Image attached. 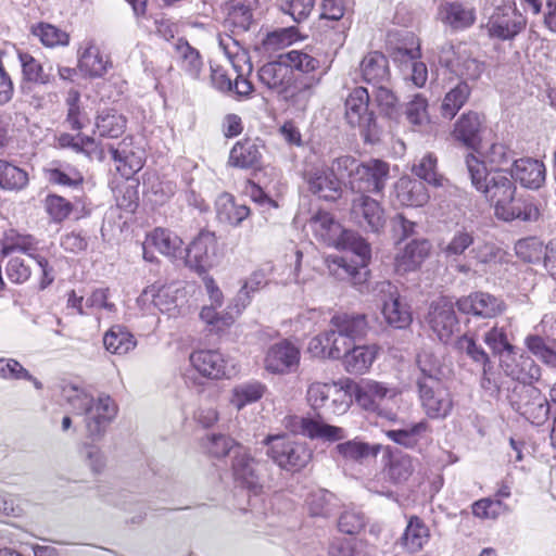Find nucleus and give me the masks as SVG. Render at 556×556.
I'll return each mask as SVG.
<instances>
[{
  "label": "nucleus",
  "mask_w": 556,
  "mask_h": 556,
  "mask_svg": "<svg viewBox=\"0 0 556 556\" xmlns=\"http://www.w3.org/2000/svg\"><path fill=\"white\" fill-rule=\"evenodd\" d=\"M367 328V318L363 314L334 315L329 328L311 339L307 350L314 357L343 359L354 340L363 337Z\"/></svg>",
  "instance_id": "1"
},
{
  "label": "nucleus",
  "mask_w": 556,
  "mask_h": 556,
  "mask_svg": "<svg viewBox=\"0 0 556 556\" xmlns=\"http://www.w3.org/2000/svg\"><path fill=\"white\" fill-rule=\"evenodd\" d=\"M63 396L75 415L85 417L87 434L91 439L101 438L117 415V405L108 394L97 397L76 387L63 390Z\"/></svg>",
  "instance_id": "2"
},
{
  "label": "nucleus",
  "mask_w": 556,
  "mask_h": 556,
  "mask_svg": "<svg viewBox=\"0 0 556 556\" xmlns=\"http://www.w3.org/2000/svg\"><path fill=\"white\" fill-rule=\"evenodd\" d=\"M351 396L364 410L375 413L388 420L396 419V412L393 406L397 404L402 392L400 388L374 379H362L359 382L346 383Z\"/></svg>",
  "instance_id": "3"
},
{
  "label": "nucleus",
  "mask_w": 556,
  "mask_h": 556,
  "mask_svg": "<svg viewBox=\"0 0 556 556\" xmlns=\"http://www.w3.org/2000/svg\"><path fill=\"white\" fill-rule=\"evenodd\" d=\"M263 443L268 446L267 455L273 462L287 471H300L313 456L306 443L287 435H267Z\"/></svg>",
  "instance_id": "4"
},
{
  "label": "nucleus",
  "mask_w": 556,
  "mask_h": 556,
  "mask_svg": "<svg viewBox=\"0 0 556 556\" xmlns=\"http://www.w3.org/2000/svg\"><path fill=\"white\" fill-rule=\"evenodd\" d=\"M416 386L420 406L427 417L444 419L452 413L454 407L453 395L441 379L418 377Z\"/></svg>",
  "instance_id": "5"
},
{
  "label": "nucleus",
  "mask_w": 556,
  "mask_h": 556,
  "mask_svg": "<svg viewBox=\"0 0 556 556\" xmlns=\"http://www.w3.org/2000/svg\"><path fill=\"white\" fill-rule=\"evenodd\" d=\"M306 400L313 409L336 416L345 414L352 403L348 388L336 382H312L307 387Z\"/></svg>",
  "instance_id": "6"
},
{
  "label": "nucleus",
  "mask_w": 556,
  "mask_h": 556,
  "mask_svg": "<svg viewBox=\"0 0 556 556\" xmlns=\"http://www.w3.org/2000/svg\"><path fill=\"white\" fill-rule=\"evenodd\" d=\"M438 61L465 81L477 80L484 71V63L472 55L466 43L444 42L439 47Z\"/></svg>",
  "instance_id": "7"
},
{
  "label": "nucleus",
  "mask_w": 556,
  "mask_h": 556,
  "mask_svg": "<svg viewBox=\"0 0 556 556\" xmlns=\"http://www.w3.org/2000/svg\"><path fill=\"white\" fill-rule=\"evenodd\" d=\"M470 179L472 186L494 204L495 216L511 222L514 213L506 211L504 204L515 195V184L507 176H470Z\"/></svg>",
  "instance_id": "8"
},
{
  "label": "nucleus",
  "mask_w": 556,
  "mask_h": 556,
  "mask_svg": "<svg viewBox=\"0 0 556 556\" xmlns=\"http://www.w3.org/2000/svg\"><path fill=\"white\" fill-rule=\"evenodd\" d=\"M511 407L533 425H542L549 415V404L541 391L532 386H519L509 396Z\"/></svg>",
  "instance_id": "9"
},
{
  "label": "nucleus",
  "mask_w": 556,
  "mask_h": 556,
  "mask_svg": "<svg viewBox=\"0 0 556 556\" xmlns=\"http://www.w3.org/2000/svg\"><path fill=\"white\" fill-rule=\"evenodd\" d=\"M374 291L382 304L381 313L386 323L395 329L407 328L413 320L408 305L402 301L397 288L390 281H380Z\"/></svg>",
  "instance_id": "10"
},
{
  "label": "nucleus",
  "mask_w": 556,
  "mask_h": 556,
  "mask_svg": "<svg viewBox=\"0 0 556 556\" xmlns=\"http://www.w3.org/2000/svg\"><path fill=\"white\" fill-rule=\"evenodd\" d=\"M526 20L516 10L513 0H505L502 5L494 9L489 17L485 28L491 38L510 40L525 27Z\"/></svg>",
  "instance_id": "11"
},
{
  "label": "nucleus",
  "mask_w": 556,
  "mask_h": 556,
  "mask_svg": "<svg viewBox=\"0 0 556 556\" xmlns=\"http://www.w3.org/2000/svg\"><path fill=\"white\" fill-rule=\"evenodd\" d=\"M260 83L267 89L281 96L285 100L293 101L294 74L283 59L264 64L257 73Z\"/></svg>",
  "instance_id": "12"
},
{
  "label": "nucleus",
  "mask_w": 556,
  "mask_h": 556,
  "mask_svg": "<svg viewBox=\"0 0 556 556\" xmlns=\"http://www.w3.org/2000/svg\"><path fill=\"white\" fill-rule=\"evenodd\" d=\"M191 366L210 379L230 378L236 374L233 359L218 350H198L190 354Z\"/></svg>",
  "instance_id": "13"
},
{
  "label": "nucleus",
  "mask_w": 556,
  "mask_h": 556,
  "mask_svg": "<svg viewBox=\"0 0 556 556\" xmlns=\"http://www.w3.org/2000/svg\"><path fill=\"white\" fill-rule=\"evenodd\" d=\"M77 68L86 78H101L112 66L94 38L84 39L77 48Z\"/></svg>",
  "instance_id": "14"
},
{
  "label": "nucleus",
  "mask_w": 556,
  "mask_h": 556,
  "mask_svg": "<svg viewBox=\"0 0 556 556\" xmlns=\"http://www.w3.org/2000/svg\"><path fill=\"white\" fill-rule=\"evenodd\" d=\"M182 294V288L179 282L156 281L143 289L137 299L140 306L152 304L162 313L175 315L177 312V301Z\"/></svg>",
  "instance_id": "15"
},
{
  "label": "nucleus",
  "mask_w": 556,
  "mask_h": 556,
  "mask_svg": "<svg viewBox=\"0 0 556 556\" xmlns=\"http://www.w3.org/2000/svg\"><path fill=\"white\" fill-rule=\"evenodd\" d=\"M401 176L395 182V195L399 202L407 206H421L429 194L426 189V181L434 187L443 186L444 176Z\"/></svg>",
  "instance_id": "16"
},
{
  "label": "nucleus",
  "mask_w": 556,
  "mask_h": 556,
  "mask_svg": "<svg viewBox=\"0 0 556 556\" xmlns=\"http://www.w3.org/2000/svg\"><path fill=\"white\" fill-rule=\"evenodd\" d=\"M350 215L352 220L366 231L380 233L387 224V217L380 203L369 195H358L352 200Z\"/></svg>",
  "instance_id": "17"
},
{
  "label": "nucleus",
  "mask_w": 556,
  "mask_h": 556,
  "mask_svg": "<svg viewBox=\"0 0 556 556\" xmlns=\"http://www.w3.org/2000/svg\"><path fill=\"white\" fill-rule=\"evenodd\" d=\"M216 251L215 233L202 230L186 249V264L199 273H204L214 265Z\"/></svg>",
  "instance_id": "18"
},
{
  "label": "nucleus",
  "mask_w": 556,
  "mask_h": 556,
  "mask_svg": "<svg viewBox=\"0 0 556 556\" xmlns=\"http://www.w3.org/2000/svg\"><path fill=\"white\" fill-rule=\"evenodd\" d=\"M300 358V349L289 340H282L266 351L264 368L271 374H289L296 370Z\"/></svg>",
  "instance_id": "19"
},
{
  "label": "nucleus",
  "mask_w": 556,
  "mask_h": 556,
  "mask_svg": "<svg viewBox=\"0 0 556 556\" xmlns=\"http://www.w3.org/2000/svg\"><path fill=\"white\" fill-rule=\"evenodd\" d=\"M369 91L364 87H357L345 100V118L352 127H358L363 131H372L376 126L374 113L369 111Z\"/></svg>",
  "instance_id": "20"
},
{
  "label": "nucleus",
  "mask_w": 556,
  "mask_h": 556,
  "mask_svg": "<svg viewBox=\"0 0 556 556\" xmlns=\"http://www.w3.org/2000/svg\"><path fill=\"white\" fill-rule=\"evenodd\" d=\"M476 18V8L468 2L445 1L438 8V20L453 31L471 27Z\"/></svg>",
  "instance_id": "21"
},
{
  "label": "nucleus",
  "mask_w": 556,
  "mask_h": 556,
  "mask_svg": "<svg viewBox=\"0 0 556 556\" xmlns=\"http://www.w3.org/2000/svg\"><path fill=\"white\" fill-rule=\"evenodd\" d=\"M456 305L459 312L481 318H493L505 309L504 302L488 292H472L460 298Z\"/></svg>",
  "instance_id": "22"
},
{
  "label": "nucleus",
  "mask_w": 556,
  "mask_h": 556,
  "mask_svg": "<svg viewBox=\"0 0 556 556\" xmlns=\"http://www.w3.org/2000/svg\"><path fill=\"white\" fill-rule=\"evenodd\" d=\"M500 367L507 377L519 381L521 386H531L541 376V368L532 357L526 354L517 356L515 351L502 356Z\"/></svg>",
  "instance_id": "23"
},
{
  "label": "nucleus",
  "mask_w": 556,
  "mask_h": 556,
  "mask_svg": "<svg viewBox=\"0 0 556 556\" xmlns=\"http://www.w3.org/2000/svg\"><path fill=\"white\" fill-rule=\"evenodd\" d=\"M485 128L484 115L468 111L463 113L455 122L452 135L467 148L476 150L482 141V134Z\"/></svg>",
  "instance_id": "24"
},
{
  "label": "nucleus",
  "mask_w": 556,
  "mask_h": 556,
  "mask_svg": "<svg viewBox=\"0 0 556 556\" xmlns=\"http://www.w3.org/2000/svg\"><path fill=\"white\" fill-rule=\"evenodd\" d=\"M428 323L438 339L447 342L458 326L453 303L443 299L432 303Z\"/></svg>",
  "instance_id": "25"
},
{
  "label": "nucleus",
  "mask_w": 556,
  "mask_h": 556,
  "mask_svg": "<svg viewBox=\"0 0 556 556\" xmlns=\"http://www.w3.org/2000/svg\"><path fill=\"white\" fill-rule=\"evenodd\" d=\"M232 473L236 481L256 492L261 486V463L244 447L238 446L232 460Z\"/></svg>",
  "instance_id": "26"
},
{
  "label": "nucleus",
  "mask_w": 556,
  "mask_h": 556,
  "mask_svg": "<svg viewBox=\"0 0 556 556\" xmlns=\"http://www.w3.org/2000/svg\"><path fill=\"white\" fill-rule=\"evenodd\" d=\"M485 160H480L476 154L469 153L466 156V165L469 174H501L504 169L501 165L507 163V148L503 143H493Z\"/></svg>",
  "instance_id": "27"
},
{
  "label": "nucleus",
  "mask_w": 556,
  "mask_h": 556,
  "mask_svg": "<svg viewBox=\"0 0 556 556\" xmlns=\"http://www.w3.org/2000/svg\"><path fill=\"white\" fill-rule=\"evenodd\" d=\"M258 0H229L225 5V22L232 30L247 31L254 23Z\"/></svg>",
  "instance_id": "28"
},
{
  "label": "nucleus",
  "mask_w": 556,
  "mask_h": 556,
  "mask_svg": "<svg viewBox=\"0 0 556 556\" xmlns=\"http://www.w3.org/2000/svg\"><path fill=\"white\" fill-rule=\"evenodd\" d=\"M431 243L426 239H417L408 242L395 256V270L408 273L416 270L429 256Z\"/></svg>",
  "instance_id": "29"
},
{
  "label": "nucleus",
  "mask_w": 556,
  "mask_h": 556,
  "mask_svg": "<svg viewBox=\"0 0 556 556\" xmlns=\"http://www.w3.org/2000/svg\"><path fill=\"white\" fill-rule=\"evenodd\" d=\"M367 264L358 263L357 265H352L342 257H336L329 264V269L339 279H349L361 293H367L369 292V269Z\"/></svg>",
  "instance_id": "30"
},
{
  "label": "nucleus",
  "mask_w": 556,
  "mask_h": 556,
  "mask_svg": "<svg viewBox=\"0 0 556 556\" xmlns=\"http://www.w3.org/2000/svg\"><path fill=\"white\" fill-rule=\"evenodd\" d=\"M309 227L314 236L327 245H339L345 231L333 215L326 211L316 212L309 219Z\"/></svg>",
  "instance_id": "31"
},
{
  "label": "nucleus",
  "mask_w": 556,
  "mask_h": 556,
  "mask_svg": "<svg viewBox=\"0 0 556 556\" xmlns=\"http://www.w3.org/2000/svg\"><path fill=\"white\" fill-rule=\"evenodd\" d=\"M379 353V348L376 344L370 345H355L353 344L349 352L342 359L344 369L352 375L366 374Z\"/></svg>",
  "instance_id": "32"
},
{
  "label": "nucleus",
  "mask_w": 556,
  "mask_h": 556,
  "mask_svg": "<svg viewBox=\"0 0 556 556\" xmlns=\"http://www.w3.org/2000/svg\"><path fill=\"white\" fill-rule=\"evenodd\" d=\"M387 163L370 159L366 162H359L353 156L344 155L333 161L331 174H388Z\"/></svg>",
  "instance_id": "33"
},
{
  "label": "nucleus",
  "mask_w": 556,
  "mask_h": 556,
  "mask_svg": "<svg viewBox=\"0 0 556 556\" xmlns=\"http://www.w3.org/2000/svg\"><path fill=\"white\" fill-rule=\"evenodd\" d=\"M117 205L134 211L139 200L138 188L140 185L138 176H114L110 182Z\"/></svg>",
  "instance_id": "34"
},
{
  "label": "nucleus",
  "mask_w": 556,
  "mask_h": 556,
  "mask_svg": "<svg viewBox=\"0 0 556 556\" xmlns=\"http://www.w3.org/2000/svg\"><path fill=\"white\" fill-rule=\"evenodd\" d=\"M430 540L428 526L418 516H410L404 533L401 536V545L409 553L420 552Z\"/></svg>",
  "instance_id": "35"
},
{
  "label": "nucleus",
  "mask_w": 556,
  "mask_h": 556,
  "mask_svg": "<svg viewBox=\"0 0 556 556\" xmlns=\"http://www.w3.org/2000/svg\"><path fill=\"white\" fill-rule=\"evenodd\" d=\"M361 72L365 81L374 86L384 84L389 79V63L380 52H370L361 62Z\"/></svg>",
  "instance_id": "36"
},
{
  "label": "nucleus",
  "mask_w": 556,
  "mask_h": 556,
  "mask_svg": "<svg viewBox=\"0 0 556 556\" xmlns=\"http://www.w3.org/2000/svg\"><path fill=\"white\" fill-rule=\"evenodd\" d=\"M216 214L220 222L239 226L250 215V208L239 204L230 193H222L216 202Z\"/></svg>",
  "instance_id": "37"
},
{
  "label": "nucleus",
  "mask_w": 556,
  "mask_h": 556,
  "mask_svg": "<svg viewBox=\"0 0 556 556\" xmlns=\"http://www.w3.org/2000/svg\"><path fill=\"white\" fill-rule=\"evenodd\" d=\"M147 237L148 247H153L161 254L174 258L182 255V240L175 232L164 228H155Z\"/></svg>",
  "instance_id": "38"
},
{
  "label": "nucleus",
  "mask_w": 556,
  "mask_h": 556,
  "mask_svg": "<svg viewBox=\"0 0 556 556\" xmlns=\"http://www.w3.org/2000/svg\"><path fill=\"white\" fill-rule=\"evenodd\" d=\"M300 432L312 440L339 441L345 438L343 428L314 418H299Z\"/></svg>",
  "instance_id": "39"
},
{
  "label": "nucleus",
  "mask_w": 556,
  "mask_h": 556,
  "mask_svg": "<svg viewBox=\"0 0 556 556\" xmlns=\"http://www.w3.org/2000/svg\"><path fill=\"white\" fill-rule=\"evenodd\" d=\"M175 51L181 71L190 78L199 79L203 70V61L199 51L181 38L176 41Z\"/></svg>",
  "instance_id": "40"
},
{
  "label": "nucleus",
  "mask_w": 556,
  "mask_h": 556,
  "mask_svg": "<svg viewBox=\"0 0 556 556\" xmlns=\"http://www.w3.org/2000/svg\"><path fill=\"white\" fill-rule=\"evenodd\" d=\"M334 451L345 463H363L369 457H376L380 451V445H370L358 440H350L339 443Z\"/></svg>",
  "instance_id": "41"
},
{
  "label": "nucleus",
  "mask_w": 556,
  "mask_h": 556,
  "mask_svg": "<svg viewBox=\"0 0 556 556\" xmlns=\"http://www.w3.org/2000/svg\"><path fill=\"white\" fill-rule=\"evenodd\" d=\"M125 142L121 143L117 149L110 147V157L115 163L116 172L119 174H137L143 167V152L126 150Z\"/></svg>",
  "instance_id": "42"
},
{
  "label": "nucleus",
  "mask_w": 556,
  "mask_h": 556,
  "mask_svg": "<svg viewBox=\"0 0 556 556\" xmlns=\"http://www.w3.org/2000/svg\"><path fill=\"white\" fill-rule=\"evenodd\" d=\"M103 344L110 353L124 355L134 350L137 342L124 326L115 325L105 332Z\"/></svg>",
  "instance_id": "43"
},
{
  "label": "nucleus",
  "mask_w": 556,
  "mask_h": 556,
  "mask_svg": "<svg viewBox=\"0 0 556 556\" xmlns=\"http://www.w3.org/2000/svg\"><path fill=\"white\" fill-rule=\"evenodd\" d=\"M260 159L258 147L247 140L233 146L230 151L229 163L240 169H256Z\"/></svg>",
  "instance_id": "44"
},
{
  "label": "nucleus",
  "mask_w": 556,
  "mask_h": 556,
  "mask_svg": "<svg viewBox=\"0 0 556 556\" xmlns=\"http://www.w3.org/2000/svg\"><path fill=\"white\" fill-rule=\"evenodd\" d=\"M228 58L233 66V70L237 72V77L232 83V91H235L240 97H248L253 91V85L250 80L244 78V74H250L252 72V63L247 55L245 52L237 53L231 56L229 53Z\"/></svg>",
  "instance_id": "45"
},
{
  "label": "nucleus",
  "mask_w": 556,
  "mask_h": 556,
  "mask_svg": "<svg viewBox=\"0 0 556 556\" xmlns=\"http://www.w3.org/2000/svg\"><path fill=\"white\" fill-rule=\"evenodd\" d=\"M471 89L467 81L459 80L445 94L441 110L444 117L453 118L468 101Z\"/></svg>",
  "instance_id": "46"
},
{
  "label": "nucleus",
  "mask_w": 556,
  "mask_h": 556,
  "mask_svg": "<svg viewBox=\"0 0 556 556\" xmlns=\"http://www.w3.org/2000/svg\"><path fill=\"white\" fill-rule=\"evenodd\" d=\"M309 190L320 199L334 201L342 194V182L338 176H309Z\"/></svg>",
  "instance_id": "47"
},
{
  "label": "nucleus",
  "mask_w": 556,
  "mask_h": 556,
  "mask_svg": "<svg viewBox=\"0 0 556 556\" xmlns=\"http://www.w3.org/2000/svg\"><path fill=\"white\" fill-rule=\"evenodd\" d=\"M266 387L258 381H250L236 386L231 391L230 403L238 409L262 399Z\"/></svg>",
  "instance_id": "48"
},
{
  "label": "nucleus",
  "mask_w": 556,
  "mask_h": 556,
  "mask_svg": "<svg viewBox=\"0 0 556 556\" xmlns=\"http://www.w3.org/2000/svg\"><path fill=\"white\" fill-rule=\"evenodd\" d=\"M96 127L100 137L117 138L126 128V118L115 111H103L98 115Z\"/></svg>",
  "instance_id": "49"
},
{
  "label": "nucleus",
  "mask_w": 556,
  "mask_h": 556,
  "mask_svg": "<svg viewBox=\"0 0 556 556\" xmlns=\"http://www.w3.org/2000/svg\"><path fill=\"white\" fill-rule=\"evenodd\" d=\"M511 339L507 328L497 325L486 331L483 337L484 343L491 349L494 355L500 357V361L506 353L514 352L515 346L511 343Z\"/></svg>",
  "instance_id": "50"
},
{
  "label": "nucleus",
  "mask_w": 556,
  "mask_h": 556,
  "mask_svg": "<svg viewBox=\"0 0 556 556\" xmlns=\"http://www.w3.org/2000/svg\"><path fill=\"white\" fill-rule=\"evenodd\" d=\"M298 29L295 27L279 28L268 33L261 42V49L264 53L271 54L283 49L298 40Z\"/></svg>",
  "instance_id": "51"
},
{
  "label": "nucleus",
  "mask_w": 556,
  "mask_h": 556,
  "mask_svg": "<svg viewBox=\"0 0 556 556\" xmlns=\"http://www.w3.org/2000/svg\"><path fill=\"white\" fill-rule=\"evenodd\" d=\"M31 34L48 48L66 47L70 43V35L52 24L39 23L34 25Z\"/></svg>",
  "instance_id": "52"
},
{
  "label": "nucleus",
  "mask_w": 556,
  "mask_h": 556,
  "mask_svg": "<svg viewBox=\"0 0 556 556\" xmlns=\"http://www.w3.org/2000/svg\"><path fill=\"white\" fill-rule=\"evenodd\" d=\"M18 61L22 67V74L26 81L39 85L51 83V76L45 73L41 63L28 52H18Z\"/></svg>",
  "instance_id": "53"
},
{
  "label": "nucleus",
  "mask_w": 556,
  "mask_h": 556,
  "mask_svg": "<svg viewBox=\"0 0 556 556\" xmlns=\"http://www.w3.org/2000/svg\"><path fill=\"white\" fill-rule=\"evenodd\" d=\"M287 64L293 70L301 73H314L320 67V61L307 52L300 50H291L280 55Z\"/></svg>",
  "instance_id": "54"
},
{
  "label": "nucleus",
  "mask_w": 556,
  "mask_h": 556,
  "mask_svg": "<svg viewBox=\"0 0 556 556\" xmlns=\"http://www.w3.org/2000/svg\"><path fill=\"white\" fill-rule=\"evenodd\" d=\"M414 469L413 459L409 455L394 454L390 457L387 472L393 482L401 483L412 476Z\"/></svg>",
  "instance_id": "55"
},
{
  "label": "nucleus",
  "mask_w": 556,
  "mask_h": 556,
  "mask_svg": "<svg viewBox=\"0 0 556 556\" xmlns=\"http://www.w3.org/2000/svg\"><path fill=\"white\" fill-rule=\"evenodd\" d=\"M334 495L327 490H316L308 494L306 504L312 516L328 517L333 508Z\"/></svg>",
  "instance_id": "56"
},
{
  "label": "nucleus",
  "mask_w": 556,
  "mask_h": 556,
  "mask_svg": "<svg viewBox=\"0 0 556 556\" xmlns=\"http://www.w3.org/2000/svg\"><path fill=\"white\" fill-rule=\"evenodd\" d=\"M339 244L352 251L358 258V263H368L371 257V249L369 243L358 233L345 230L340 238Z\"/></svg>",
  "instance_id": "57"
},
{
  "label": "nucleus",
  "mask_w": 556,
  "mask_h": 556,
  "mask_svg": "<svg viewBox=\"0 0 556 556\" xmlns=\"http://www.w3.org/2000/svg\"><path fill=\"white\" fill-rule=\"evenodd\" d=\"M417 365L420 370L419 377H431L433 379H441V359L432 349L426 348L418 353Z\"/></svg>",
  "instance_id": "58"
},
{
  "label": "nucleus",
  "mask_w": 556,
  "mask_h": 556,
  "mask_svg": "<svg viewBox=\"0 0 556 556\" xmlns=\"http://www.w3.org/2000/svg\"><path fill=\"white\" fill-rule=\"evenodd\" d=\"M517 256L528 263H536L545 253V247L538 238L520 239L515 244Z\"/></svg>",
  "instance_id": "59"
},
{
  "label": "nucleus",
  "mask_w": 556,
  "mask_h": 556,
  "mask_svg": "<svg viewBox=\"0 0 556 556\" xmlns=\"http://www.w3.org/2000/svg\"><path fill=\"white\" fill-rule=\"evenodd\" d=\"M504 207L506 211L514 213L511 220L535 222L540 217V211L536 205L528 200L515 198V195H513L511 201L504 204Z\"/></svg>",
  "instance_id": "60"
},
{
  "label": "nucleus",
  "mask_w": 556,
  "mask_h": 556,
  "mask_svg": "<svg viewBox=\"0 0 556 556\" xmlns=\"http://www.w3.org/2000/svg\"><path fill=\"white\" fill-rule=\"evenodd\" d=\"M428 428V424L425 421H420L415 424L414 426L407 429L400 430H389L387 435L393 442L403 445L405 447L412 448L417 445L419 441V435L425 432Z\"/></svg>",
  "instance_id": "61"
},
{
  "label": "nucleus",
  "mask_w": 556,
  "mask_h": 556,
  "mask_svg": "<svg viewBox=\"0 0 556 556\" xmlns=\"http://www.w3.org/2000/svg\"><path fill=\"white\" fill-rule=\"evenodd\" d=\"M351 190L359 195L380 193L386 187V176H352Z\"/></svg>",
  "instance_id": "62"
},
{
  "label": "nucleus",
  "mask_w": 556,
  "mask_h": 556,
  "mask_svg": "<svg viewBox=\"0 0 556 556\" xmlns=\"http://www.w3.org/2000/svg\"><path fill=\"white\" fill-rule=\"evenodd\" d=\"M372 94L381 113L388 117H394L397 114V98L386 85L374 86Z\"/></svg>",
  "instance_id": "63"
},
{
  "label": "nucleus",
  "mask_w": 556,
  "mask_h": 556,
  "mask_svg": "<svg viewBox=\"0 0 556 556\" xmlns=\"http://www.w3.org/2000/svg\"><path fill=\"white\" fill-rule=\"evenodd\" d=\"M365 515L355 508L344 510L338 521V528L341 532L353 535L359 533L366 526Z\"/></svg>",
  "instance_id": "64"
}]
</instances>
